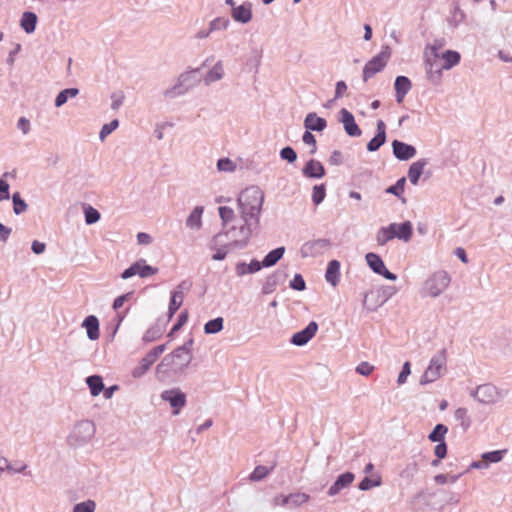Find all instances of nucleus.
Listing matches in <instances>:
<instances>
[{"instance_id":"nucleus-22","label":"nucleus","mask_w":512,"mask_h":512,"mask_svg":"<svg viewBox=\"0 0 512 512\" xmlns=\"http://www.w3.org/2000/svg\"><path fill=\"white\" fill-rule=\"evenodd\" d=\"M438 58L443 61L441 65L443 70H451L455 66L459 65L461 61V54L455 50H445L438 55Z\"/></svg>"},{"instance_id":"nucleus-38","label":"nucleus","mask_w":512,"mask_h":512,"mask_svg":"<svg viewBox=\"0 0 512 512\" xmlns=\"http://www.w3.org/2000/svg\"><path fill=\"white\" fill-rule=\"evenodd\" d=\"M365 259H366L368 266L371 268V270L374 273L379 274V273H381V270L384 269L385 264H384L383 260L381 259V257L379 255H377L376 253H373V252L367 253L365 256Z\"/></svg>"},{"instance_id":"nucleus-25","label":"nucleus","mask_w":512,"mask_h":512,"mask_svg":"<svg viewBox=\"0 0 512 512\" xmlns=\"http://www.w3.org/2000/svg\"><path fill=\"white\" fill-rule=\"evenodd\" d=\"M82 327L86 329L87 337L94 341L97 340L100 336V330H99V320L94 315L87 316L83 323Z\"/></svg>"},{"instance_id":"nucleus-9","label":"nucleus","mask_w":512,"mask_h":512,"mask_svg":"<svg viewBox=\"0 0 512 512\" xmlns=\"http://www.w3.org/2000/svg\"><path fill=\"white\" fill-rule=\"evenodd\" d=\"M160 398L169 403L173 415H178L187 402L186 394L178 387L162 391Z\"/></svg>"},{"instance_id":"nucleus-30","label":"nucleus","mask_w":512,"mask_h":512,"mask_svg":"<svg viewBox=\"0 0 512 512\" xmlns=\"http://www.w3.org/2000/svg\"><path fill=\"white\" fill-rule=\"evenodd\" d=\"M224 76V68L222 61H218L204 76L203 81L205 85H210L214 82L221 80Z\"/></svg>"},{"instance_id":"nucleus-52","label":"nucleus","mask_w":512,"mask_h":512,"mask_svg":"<svg viewBox=\"0 0 512 512\" xmlns=\"http://www.w3.org/2000/svg\"><path fill=\"white\" fill-rule=\"evenodd\" d=\"M85 215V222L87 225L94 224L100 220V213L97 209L93 208L92 206H88L84 210Z\"/></svg>"},{"instance_id":"nucleus-32","label":"nucleus","mask_w":512,"mask_h":512,"mask_svg":"<svg viewBox=\"0 0 512 512\" xmlns=\"http://www.w3.org/2000/svg\"><path fill=\"white\" fill-rule=\"evenodd\" d=\"M419 472L417 461L411 460L406 463L404 468L399 472V477L407 482H412Z\"/></svg>"},{"instance_id":"nucleus-42","label":"nucleus","mask_w":512,"mask_h":512,"mask_svg":"<svg viewBox=\"0 0 512 512\" xmlns=\"http://www.w3.org/2000/svg\"><path fill=\"white\" fill-rule=\"evenodd\" d=\"M224 319L222 317H217L212 320H209L204 325L205 334H216L223 329Z\"/></svg>"},{"instance_id":"nucleus-10","label":"nucleus","mask_w":512,"mask_h":512,"mask_svg":"<svg viewBox=\"0 0 512 512\" xmlns=\"http://www.w3.org/2000/svg\"><path fill=\"white\" fill-rule=\"evenodd\" d=\"M331 247L329 239L320 238L312 241L305 242L300 249L301 256L303 258L316 257L321 255Z\"/></svg>"},{"instance_id":"nucleus-1","label":"nucleus","mask_w":512,"mask_h":512,"mask_svg":"<svg viewBox=\"0 0 512 512\" xmlns=\"http://www.w3.org/2000/svg\"><path fill=\"white\" fill-rule=\"evenodd\" d=\"M263 202V192L251 186L243 190L237 199L239 218L232 208L219 207L222 230L216 235L222 236L230 250L238 251L247 247L253 231L259 227Z\"/></svg>"},{"instance_id":"nucleus-59","label":"nucleus","mask_w":512,"mask_h":512,"mask_svg":"<svg viewBox=\"0 0 512 512\" xmlns=\"http://www.w3.org/2000/svg\"><path fill=\"white\" fill-rule=\"evenodd\" d=\"M229 25V19L225 17H219L216 18L211 23V31H219V30H225L228 28Z\"/></svg>"},{"instance_id":"nucleus-5","label":"nucleus","mask_w":512,"mask_h":512,"mask_svg":"<svg viewBox=\"0 0 512 512\" xmlns=\"http://www.w3.org/2000/svg\"><path fill=\"white\" fill-rule=\"evenodd\" d=\"M96 427L91 420L78 421L68 436V444L80 447L87 444L95 435Z\"/></svg>"},{"instance_id":"nucleus-19","label":"nucleus","mask_w":512,"mask_h":512,"mask_svg":"<svg viewBox=\"0 0 512 512\" xmlns=\"http://www.w3.org/2000/svg\"><path fill=\"white\" fill-rule=\"evenodd\" d=\"M288 277L286 270L278 269L273 274L267 277L266 283L262 287L263 294L272 293L277 285L283 283L285 279Z\"/></svg>"},{"instance_id":"nucleus-7","label":"nucleus","mask_w":512,"mask_h":512,"mask_svg":"<svg viewBox=\"0 0 512 512\" xmlns=\"http://www.w3.org/2000/svg\"><path fill=\"white\" fill-rule=\"evenodd\" d=\"M166 345H158L151 349L139 362V364L133 368L131 375L135 379L143 377L155 363L157 358L165 351Z\"/></svg>"},{"instance_id":"nucleus-58","label":"nucleus","mask_w":512,"mask_h":512,"mask_svg":"<svg viewBox=\"0 0 512 512\" xmlns=\"http://www.w3.org/2000/svg\"><path fill=\"white\" fill-rule=\"evenodd\" d=\"M290 288L296 291H303L306 288V283L300 274H295L289 284Z\"/></svg>"},{"instance_id":"nucleus-39","label":"nucleus","mask_w":512,"mask_h":512,"mask_svg":"<svg viewBox=\"0 0 512 512\" xmlns=\"http://www.w3.org/2000/svg\"><path fill=\"white\" fill-rule=\"evenodd\" d=\"M79 94L78 88H67L58 93L55 98V106L57 108L63 106L69 98H75Z\"/></svg>"},{"instance_id":"nucleus-63","label":"nucleus","mask_w":512,"mask_h":512,"mask_svg":"<svg viewBox=\"0 0 512 512\" xmlns=\"http://www.w3.org/2000/svg\"><path fill=\"white\" fill-rule=\"evenodd\" d=\"M373 369L374 367L370 365L368 362H361L356 367V372L363 376H369L372 373Z\"/></svg>"},{"instance_id":"nucleus-20","label":"nucleus","mask_w":512,"mask_h":512,"mask_svg":"<svg viewBox=\"0 0 512 512\" xmlns=\"http://www.w3.org/2000/svg\"><path fill=\"white\" fill-rule=\"evenodd\" d=\"M386 142V125L384 121L378 120L377 122V133L376 135L368 142L367 150L369 152L377 151L382 145Z\"/></svg>"},{"instance_id":"nucleus-4","label":"nucleus","mask_w":512,"mask_h":512,"mask_svg":"<svg viewBox=\"0 0 512 512\" xmlns=\"http://www.w3.org/2000/svg\"><path fill=\"white\" fill-rule=\"evenodd\" d=\"M447 371V350L442 348L435 353L429 365L420 377V385H427L438 380Z\"/></svg>"},{"instance_id":"nucleus-64","label":"nucleus","mask_w":512,"mask_h":512,"mask_svg":"<svg viewBox=\"0 0 512 512\" xmlns=\"http://www.w3.org/2000/svg\"><path fill=\"white\" fill-rule=\"evenodd\" d=\"M438 444L434 448V453L437 458L443 459L447 455V445L445 441L437 442Z\"/></svg>"},{"instance_id":"nucleus-27","label":"nucleus","mask_w":512,"mask_h":512,"mask_svg":"<svg viewBox=\"0 0 512 512\" xmlns=\"http://www.w3.org/2000/svg\"><path fill=\"white\" fill-rule=\"evenodd\" d=\"M428 164V159H420L413 162L408 169V177L413 185H417L419 178L423 173L425 166Z\"/></svg>"},{"instance_id":"nucleus-35","label":"nucleus","mask_w":512,"mask_h":512,"mask_svg":"<svg viewBox=\"0 0 512 512\" xmlns=\"http://www.w3.org/2000/svg\"><path fill=\"white\" fill-rule=\"evenodd\" d=\"M232 16L236 21L247 23L252 17L251 5L243 4L235 7L232 11Z\"/></svg>"},{"instance_id":"nucleus-47","label":"nucleus","mask_w":512,"mask_h":512,"mask_svg":"<svg viewBox=\"0 0 512 512\" xmlns=\"http://www.w3.org/2000/svg\"><path fill=\"white\" fill-rule=\"evenodd\" d=\"M163 331L159 325H154L146 330L143 335V341L146 343L153 342L161 337Z\"/></svg>"},{"instance_id":"nucleus-51","label":"nucleus","mask_w":512,"mask_h":512,"mask_svg":"<svg viewBox=\"0 0 512 512\" xmlns=\"http://www.w3.org/2000/svg\"><path fill=\"white\" fill-rule=\"evenodd\" d=\"M506 453V450H495L490 452H485L482 454V459L486 463H498L503 459V454Z\"/></svg>"},{"instance_id":"nucleus-41","label":"nucleus","mask_w":512,"mask_h":512,"mask_svg":"<svg viewBox=\"0 0 512 512\" xmlns=\"http://www.w3.org/2000/svg\"><path fill=\"white\" fill-rule=\"evenodd\" d=\"M37 23V16L32 12H25L21 19V27L25 32H33Z\"/></svg>"},{"instance_id":"nucleus-8","label":"nucleus","mask_w":512,"mask_h":512,"mask_svg":"<svg viewBox=\"0 0 512 512\" xmlns=\"http://www.w3.org/2000/svg\"><path fill=\"white\" fill-rule=\"evenodd\" d=\"M390 48L386 46L379 54L369 60L363 68V80L366 82L386 66L390 58Z\"/></svg>"},{"instance_id":"nucleus-15","label":"nucleus","mask_w":512,"mask_h":512,"mask_svg":"<svg viewBox=\"0 0 512 512\" xmlns=\"http://www.w3.org/2000/svg\"><path fill=\"white\" fill-rule=\"evenodd\" d=\"M339 121L343 124V128L348 136L359 137L362 134L361 129L357 125L353 114L345 108L339 112Z\"/></svg>"},{"instance_id":"nucleus-40","label":"nucleus","mask_w":512,"mask_h":512,"mask_svg":"<svg viewBox=\"0 0 512 512\" xmlns=\"http://www.w3.org/2000/svg\"><path fill=\"white\" fill-rule=\"evenodd\" d=\"M274 467L275 466H272V467L268 468V467L263 466V465H258L251 472V474L249 475L248 479L251 482H259V481L263 480L264 478H266L274 470Z\"/></svg>"},{"instance_id":"nucleus-54","label":"nucleus","mask_w":512,"mask_h":512,"mask_svg":"<svg viewBox=\"0 0 512 512\" xmlns=\"http://www.w3.org/2000/svg\"><path fill=\"white\" fill-rule=\"evenodd\" d=\"M96 509V503L93 500H86L80 503H77L73 507V512H94Z\"/></svg>"},{"instance_id":"nucleus-28","label":"nucleus","mask_w":512,"mask_h":512,"mask_svg":"<svg viewBox=\"0 0 512 512\" xmlns=\"http://www.w3.org/2000/svg\"><path fill=\"white\" fill-rule=\"evenodd\" d=\"M394 228H396V223H391L390 225L386 227H381L377 233H376V242L380 246H384L389 241L395 238V231Z\"/></svg>"},{"instance_id":"nucleus-2","label":"nucleus","mask_w":512,"mask_h":512,"mask_svg":"<svg viewBox=\"0 0 512 512\" xmlns=\"http://www.w3.org/2000/svg\"><path fill=\"white\" fill-rule=\"evenodd\" d=\"M193 344L194 340L190 337L182 346L166 355L157 365V372L171 370L177 374L186 370L193 358Z\"/></svg>"},{"instance_id":"nucleus-44","label":"nucleus","mask_w":512,"mask_h":512,"mask_svg":"<svg viewBox=\"0 0 512 512\" xmlns=\"http://www.w3.org/2000/svg\"><path fill=\"white\" fill-rule=\"evenodd\" d=\"M447 432H448L447 426H445L444 424H437L434 427V429L430 432V434L428 435V439L431 442L445 441L444 437Z\"/></svg>"},{"instance_id":"nucleus-12","label":"nucleus","mask_w":512,"mask_h":512,"mask_svg":"<svg viewBox=\"0 0 512 512\" xmlns=\"http://www.w3.org/2000/svg\"><path fill=\"white\" fill-rule=\"evenodd\" d=\"M478 389L480 404L494 405L503 398L501 390L491 383L478 385Z\"/></svg>"},{"instance_id":"nucleus-18","label":"nucleus","mask_w":512,"mask_h":512,"mask_svg":"<svg viewBox=\"0 0 512 512\" xmlns=\"http://www.w3.org/2000/svg\"><path fill=\"white\" fill-rule=\"evenodd\" d=\"M210 248L212 250L216 251V253L213 254V256H212V259L214 261H222L226 258L228 253L235 251V250H230L226 241H224V239H222V236H217V235L213 236V238L210 242Z\"/></svg>"},{"instance_id":"nucleus-60","label":"nucleus","mask_w":512,"mask_h":512,"mask_svg":"<svg viewBox=\"0 0 512 512\" xmlns=\"http://www.w3.org/2000/svg\"><path fill=\"white\" fill-rule=\"evenodd\" d=\"M187 320H188V313L186 311L182 312L179 315L177 322L173 325L172 329L170 330L168 336H172L174 333L179 331L181 329V327L187 322Z\"/></svg>"},{"instance_id":"nucleus-48","label":"nucleus","mask_w":512,"mask_h":512,"mask_svg":"<svg viewBox=\"0 0 512 512\" xmlns=\"http://www.w3.org/2000/svg\"><path fill=\"white\" fill-rule=\"evenodd\" d=\"M326 196V188L324 184L315 185L312 191V201L315 205L323 202Z\"/></svg>"},{"instance_id":"nucleus-17","label":"nucleus","mask_w":512,"mask_h":512,"mask_svg":"<svg viewBox=\"0 0 512 512\" xmlns=\"http://www.w3.org/2000/svg\"><path fill=\"white\" fill-rule=\"evenodd\" d=\"M354 479L355 475L349 471L339 475L335 482L328 489V496L332 497L339 494L341 490L349 487L353 483Z\"/></svg>"},{"instance_id":"nucleus-45","label":"nucleus","mask_w":512,"mask_h":512,"mask_svg":"<svg viewBox=\"0 0 512 512\" xmlns=\"http://www.w3.org/2000/svg\"><path fill=\"white\" fill-rule=\"evenodd\" d=\"M13 211L16 215L24 213L28 209V205L24 199L21 198L19 192H15L12 195Z\"/></svg>"},{"instance_id":"nucleus-13","label":"nucleus","mask_w":512,"mask_h":512,"mask_svg":"<svg viewBox=\"0 0 512 512\" xmlns=\"http://www.w3.org/2000/svg\"><path fill=\"white\" fill-rule=\"evenodd\" d=\"M192 286V282L189 280H184L179 283L176 287V290L172 292L169 308H168V318L171 319L176 311L181 307L184 299V292L190 290Z\"/></svg>"},{"instance_id":"nucleus-33","label":"nucleus","mask_w":512,"mask_h":512,"mask_svg":"<svg viewBox=\"0 0 512 512\" xmlns=\"http://www.w3.org/2000/svg\"><path fill=\"white\" fill-rule=\"evenodd\" d=\"M396 233L395 238L402 240L404 242H408L413 234V227L410 221H405L401 224L396 223V228H394Z\"/></svg>"},{"instance_id":"nucleus-37","label":"nucleus","mask_w":512,"mask_h":512,"mask_svg":"<svg viewBox=\"0 0 512 512\" xmlns=\"http://www.w3.org/2000/svg\"><path fill=\"white\" fill-rule=\"evenodd\" d=\"M285 247H277L270 251L262 260L263 267L274 266L284 255Z\"/></svg>"},{"instance_id":"nucleus-50","label":"nucleus","mask_w":512,"mask_h":512,"mask_svg":"<svg viewBox=\"0 0 512 512\" xmlns=\"http://www.w3.org/2000/svg\"><path fill=\"white\" fill-rule=\"evenodd\" d=\"M382 483L381 477L378 476L376 479H370L369 477H364L362 481L359 483L358 488L361 491H368L373 487H379Z\"/></svg>"},{"instance_id":"nucleus-53","label":"nucleus","mask_w":512,"mask_h":512,"mask_svg":"<svg viewBox=\"0 0 512 512\" xmlns=\"http://www.w3.org/2000/svg\"><path fill=\"white\" fill-rule=\"evenodd\" d=\"M445 45L444 39H436L432 44H427L425 51L430 52L434 58H438V55L441 54L440 49Z\"/></svg>"},{"instance_id":"nucleus-24","label":"nucleus","mask_w":512,"mask_h":512,"mask_svg":"<svg viewBox=\"0 0 512 512\" xmlns=\"http://www.w3.org/2000/svg\"><path fill=\"white\" fill-rule=\"evenodd\" d=\"M396 91V101L402 103L406 94L410 91L412 84L408 77L397 76L394 83Z\"/></svg>"},{"instance_id":"nucleus-23","label":"nucleus","mask_w":512,"mask_h":512,"mask_svg":"<svg viewBox=\"0 0 512 512\" xmlns=\"http://www.w3.org/2000/svg\"><path fill=\"white\" fill-rule=\"evenodd\" d=\"M304 127L308 131L321 132L327 127V121L317 116L316 113H308L304 120Z\"/></svg>"},{"instance_id":"nucleus-16","label":"nucleus","mask_w":512,"mask_h":512,"mask_svg":"<svg viewBox=\"0 0 512 512\" xmlns=\"http://www.w3.org/2000/svg\"><path fill=\"white\" fill-rule=\"evenodd\" d=\"M392 151L395 158L400 161H408L412 159L417 151L413 145L407 144L400 140H394L392 142Z\"/></svg>"},{"instance_id":"nucleus-55","label":"nucleus","mask_w":512,"mask_h":512,"mask_svg":"<svg viewBox=\"0 0 512 512\" xmlns=\"http://www.w3.org/2000/svg\"><path fill=\"white\" fill-rule=\"evenodd\" d=\"M119 126V121L117 119L112 120L108 124H104L100 130L99 138L103 141L109 134H111L115 129Z\"/></svg>"},{"instance_id":"nucleus-57","label":"nucleus","mask_w":512,"mask_h":512,"mask_svg":"<svg viewBox=\"0 0 512 512\" xmlns=\"http://www.w3.org/2000/svg\"><path fill=\"white\" fill-rule=\"evenodd\" d=\"M302 141L306 145H310L312 149L310 150L311 154H315L317 151V142L315 136L311 133V131L306 130L302 136Z\"/></svg>"},{"instance_id":"nucleus-29","label":"nucleus","mask_w":512,"mask_h":512,"mask_svg":"<svg viewBox=\"0 0 512 512\" xmlns=\"http://www.w3.org/2000/svg\"><path fill=\"white\" fill-rule=\"evenodd\" d=\"M340 277V262L338 260H331L328 263L325 279L332 286H336Z\"/></svg>"},{"instance_id":"nucleus-11","label":"nucleus","mask_w":512,"mask_h":512,"mask_svg":"<svg viewBox=\"0 0 512 512\" xmlns=\"http://www.w3.org/2000/svg\"><path fill=\"white\" fill-rule=\"evenodd\" d=\"M438 58H434V56L429 54L427 51H424V68L426 73V78L433 85H439L442 81V68L436 62Z\"/></svg>"},{"instance_id":"nucleus-21","label":"nucleus","mask_w":512,"mask_h":512,"mask_svg":"<svg viewBox=\"0 0 512 512\" xmlns=\"http://www.w3.org/2000/svg\"><path fill=\"white\" fill-rule=\"evenodd\" d=\"M302 173L307 178L320 179L325 176V168L321 162L310 159L302 168Z\"/></svg>"},{"instance_id":"nucleus-62","label":"nucleus","mask_w":512,"mask_h":512,"mask_svg":"<svg viewBox=\"0 0 512 512\" xmlns=\"http://www.w3.org/2000/svg\"><path fill=\"white\" fill-rule=\"evenodd\" d=\"M111 99H112L111 109L116 111L123 104L125 96H124V94L122 92L112 93Z\"/></svg>"},{"instance_id":"nucleus-61","label":"nucleus","mask_w":512,"mask_h":512,"mask_svg":"<svg viewBox=\"0 0 512 512\" xmlns=\"http://www.w3.org/2000/svg\"><path fill=\"white\" fill-rule=\"evenodd\" d=\"M410 373H411L410 362L406 361L402 366V370H401L400 374L398 375L397 383L399 385L404 384L407 380V377L410 375Z\"/></svg>"},{"instance_id":"nucleus-3","label":"nucleus","mask_w":512,"mask_h":512,"mask_svg":"<svg viewBox=\"0 0 512 512\" xmlns=\"http://www.w3.org/2000/svg\"><path fill=\"white\" fill-rule=\"evenodd\" d=\"M200 81V68L185 71L179 75L177 83L174 86L163 92V96L167 99H174L178 96L184 95L190 89L198 85Z\"/></svg>"},{"instance_id":"nucleus-56","label":"nucleus","mask_w":512,"mask_h":512,"mask_svg":"<svg viewBox=\"0 0 512 512\" xmlns=\"http://www.w3.org/2000/svg\"><path fill=\"white\" fill-rule=\"evenodd\" d=\"M280 157L289 163H294L297 160V154L295 150L290 146H286L281 149Z\"/></svg>"},{"instance_id":"nucleus-36","label":"nucleus","mask_w":512,"mask_h":512,"mask_svg":"<svg viewBox=\"0 0 512 512\" xmlns=\"http://www.w3.org/2000/svg\"><path fill=\"white\" fill-rule=\"evenodd\" d=\"M86 383L92 396H98L104 390L103 379L99 375H91L86 378Z\"/></svg>"},{"instance_id":"nucleus-31","label":"nucleus","mask_w":512,"mask_h":512,"mask_svg":"<svg viewBox=\"0 0 512 512\" xmlns=\"http://www.w3.org/2000/svg\"><path fill=\"white\" fill-rule=\"evenodd\" d=\"M204 208L196 206L186 219V226L193 230H198L202 226V214Z\"/></svg>"},{"instance_id":"nucleus-14","label":"nucleus","mask_w":512,"mask_h":512,"mask_svg":"<svg viewBox=\"0 0 512 512\" xmlns=\"http://www.w3.org/2000/svg\"><path fill=\"white\" fill-rule=\"evenodd\" d=\"M317 330V322L311 321L304 329L294 333L290 342L295 346H304L315 336Z\"/></svg>"},{"instance_id":"nucleus-34","label":"nucleus","mask_w":512,"mask_h":512,"mask_svg":"<svg viewBox=\"0 0 512 512\" xmlns=\"http://www.w3.org/2000/svg\"><path fill=\"white\" fill-rule=\"evenodd\" d=\"M308 499L309 496L305 493H294L288 496H282L281 505L297 507L306 503Z\"/></svg>"},{"instance_id":"nucleus-43","label":"nucleus","mask_w":512,"mask_h":512,"mask_svg":"<svg viewBox=\"0 0 512 512\" xmlns=\"http://www.w3.org/2000/svg\"><path fill=\"white\" fill-rule=\"evenodd\" d=\"M136 263H139L137 275L141 278H147L158 273V268L146 264L144 259H139Z\"/></svg>"},{"instance_id":"nucleus-6","label":"nucleus","mask_w":512,"mask_h":512,"mask_svg":"<svg viewBox=\"0 0 512 512\" xmlns=\"http://www.w3.org/2000/svg\"><path fill=\"white\" fill-rule=\"evenodd\" d=\"M450 281L446 271H437L424 282L421 293L423 296L436 298L448 288Z\"/></svg>"},{"instance_id":"nucleus-49","label":"nucleus","mask_w":512,"mask_h":512,"mask_svg":"<svg viewBox=\"0 0 512 512\" xmlns=\"http://www.w3.org/2000/svg\"><path fill=\"white\" fill-rule=\"evenodd\" d=\"M405 184H406V178L401 177L400 179L397 180V182L394 185H392L386 189V193L393 194L396 197L400 198L404 192Z\"/></svg>"},{"instance_id":"nucleus-46","label":"nucleus","mask_w":512,"mask_h":512,"mask_svg":"<svg viewBox=\"0 0 512 512\" xmlns=\"http://www.w3.org/2000/svg\"><path fill=\"white\" fill-rule=\"evenodd\" d=\"M216 167H217V170L219 172H229V173H232V172H234L236 170L237 166H236L234 161H232L228 157H225V158H220L217 161Z\"/></svg>"},{"instance_id":"nucleus-26","label":"nucleus","mask_w":512,"mask_h":512,"mask_svg":"<svg viewBox=\"0 0 512 512\" xmlns=\"http://www.w3.org/2000/svg\"><path fill=\"white\" fill-rule=\"evenodd\" d=\"M454 419L459 424L462 432H467L472 424V418L465 407H459L454 412Z\"/></svg>"}]
</instances>
